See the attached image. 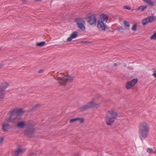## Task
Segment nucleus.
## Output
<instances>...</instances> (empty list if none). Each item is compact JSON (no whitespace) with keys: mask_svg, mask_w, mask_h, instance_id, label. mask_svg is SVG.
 I'll list each match as a JSON object with an SVG mask.
<instances>
[{"mask_svg":"<svg viewBox=\"0 0 156 156\" xmlns=\"http://www.w3.org/2000/svg\"><path fill=\"white\" fill-rule=\"evenodd\" d=\"M45 44L44 41H42L37 43V45L38 46H44Z\"/></svg>","mask_w":156,"mask_h":156,"instance_id":"412c9836","label":"nucleus"},{"mask_svg":"<svg viewBox=\"0 0 156 156\" xmlns=\"http://www.w3.org/2000/svg\"><path fill=\"white\" fill-rule=\"evenodd\" d=\"M123 8L125 9H126L129 10H130L131 9V7L129 5H125Z\"/></svg>","mask_w":156,"mask_h":156,"instance_id":"a878e982","label":"nucleus"},{"mask_svg":"<svg viewBox=\"0 0 156 156\" xmlns=\"http://www.w3.org/2000/svg\"><path fill=\"white\" fill-rule=\"evenodd\" d=\"M106 23L101 20H98V21L97 26L100 31H105V30L106 27L105 24Z\"/></svg>","mask_w":156,"mask_h":156,"instance_id":"6e6552de","label":"nucleus"},{"mask_svg":"<svg viewBox=\"0 0 156 156\" xmlns=\"http://www.w3.org/2000/svg\"><path fill=\"white\" fill-rule=\"evenodd\" d=\"M137 25L134 24L133 25L132 27V30L133 31H136V30Z\"/></svg>","mask_w":156,"mask_h":156,"instance_id":"393cba45","label":"nucleus"},{"mask_svg":"<svg viewBox=\"0 0 156 156\" xmlns=\"http://www.w3.org/2000/svg\"><path fill=\"white\" fill-rule=\"evenodd\" d=\"M27 123L25 122L21 121L19 122L17 125V126L20 128H23L26 125Z\"/></svg>","mask_w":156,"mask_h":156,"instance_id":"dca6fc26","label":"nucleus"},{"mask_svg":"<svg viewBox=\"0 0 156 156\" xmlns=\"http://www.w3.org/2000/svg\"><path fill=\"white\" fill-rule=\"evenodd\" d=\"M100 19L99 20H101L106 23L108 20V16L106 14H102L100 16Z\"/></svg>","mask_w":156,"mask_h":156,"instance_id":"9b49d317","label":"nucleus"},{"mask_svg":"<svg viewBox=\"0 0 156 156\" xmlns=\"http://www.w3.org/2000/svg\"><path fill=\"white\" fill-rule=\"evenodd\" d=\"M147 18L148 19L150 23L152 22L156 19L155 17L154 16H150L147 17Z\"/></svg>","mask_w":156,"mask_h":156,"instance_id":"6ab92c4d","label":"nucleus"},{"mask_svg":"<svg viewBox=\"0 0 156 156\" xmlns=\"http://www.w3.org/2000/svg\"><path fill=\"white\" fill-rule=\"evenodd\" d=\"M9 83L4 82L0 84V90L4 92L6 89L8 87Z\"/></svg>","mask_w":156,"mask_h":156,"instance_id":"f8f14e48","label":"nucleus"},{"mask_svg":"<svg viewBox=\"0 0 156 156\" xmlns=\"http://www.w3.org/2000/svg\"><path fill=\"white\" fill-rule=\"evenodd\" d=\"M153 75L156 78V71H155V73L153 74Z\"/></svg>","mask_w":156,"mask_h":156,"instance_id":"c756f323","label":"nucleus"},{"mask_svg":"<svg viewBox=\"0 0 156 156\" xmlns=\"http://www.w3.org/2000/svg\"><path fill=\"white\" fill-rule=\"evenodd\" d=\"M147 151L149 154L154 153V151H153L152 149L150 148H148L147 149Z\"/></svg>","mask_w":156,"mask_h":156,"instance_id":"b1692460","label":"nucleus"},{"mask_svg":"<svg viewBox=\"0 0 156 156\" xmlns=\"http://www.w3.org/2000/svg\"><path fill=\"white\" fill-rule=\"evenodd\" d=\"M96 98H94L91 101L88 102L87 104L82 106L81 107V110L83 111L91 108L94 107L97 108L100 106L101 105L100 103L98 104L94 102V100H95Z\"/></svg>","mask_w":156,"mask_h":156,"instance_id":"39448f33","label":"nucleus"},{"mask_svg":"<svg viewBox=\"0 0 156 156\" xmlns=\"http://www.w3.org/2000/svg\"><path fill=\"white\" fill-rule=\"evenodd\" d=\"M3 140V138H0V143L2 142Z\"/></svg>","mask_w":156,"mask_h":156,"instance_id":"2f4dec72","label":"nucleus"},{"mask_svg":"<svg viewBox=\"0 0 156 156\" xmlns=\"http://www.w3.org/2000/svg\"><path fill=\"white\" fill-rule=\"evenodd\" d=\"M24 111L21 109H15L11 110L8 113V116L5 119V121L7 123H4L2 125V128L4 132L8 130L9 122H15L21 118V116L23 115Z\"/></svg>","mask_w":156,"mask_h":156,"instance_id":"f257e3e1","label":"nucleus"},{"mask_svg":"<svg viewBox=\"0 0 156 156\" xmlns=\"http://www.w3.org/2000/svg\"><path fill=\"white\" fill-rule=\"evenodd\" d=\"M3 66V65L2 64H0V68L2 67Z\"/></svg>","mask_w":156,"mask_h":156,"instance_id":"473e14b6","label":"nucleus"},{"mask_svg":"<svg viewBox=\"0 0 156 156\" xmlns=\"http://www.w3.org/2000/svg\"><path fill=\"white\" fill-rule=\"evenodd\" d=\"M151 40H156V33H154L150 37Z\"/></svg>","mask_w":156,"mask_h":156,"instance_id":"4be33fe9","label":"nucleus"},{"mask_svg":"<svg viewBox=\"0 0 156 156\" xmlns=\"http://www.w3.org/2000/svg\"><path fill=\"white\" fill-rule=\"evenodd\" d=\"M77 36V32H74L71 34L70 37L67 38V40L68 41H71L73 39L76 38Z\"/></svg>","mask_w":156,"mask_h":156,"instance_id":"4468645a","label":"nucleus"},{"mask_svg":"<svg viewBox=\"0 0 156 156\" xmlns=\"http://www.w3.org/2000/svg\"><path fill=\"white\" fill-rule=\"evenodd\" d=\"M123 23L125 26L129 27L130 24L127 21L125 20L124 21Z\"/></svg>","mask_w":156,"mask_h":156,"instance_id":"5701e85b","label":"nucleus"},{"mask_svg":"<svg viewBox=\"0 0 156 156\" xmlns=\"http://www.w3.org/2000/svg\"><path fill=\"white\" fill-rule=\"evenodd\" d=\"M73 79V77L69 75H64L61 76H58L57 80L59 83L62 84H66L71 82Z\"/></svg>","mask_w":156,"mask_h":156,"instance_id":"20e7f679","label":"nucleus"},{"mask_svg":"<svg viewBox=\"0 0 156 156\" xmlns=\"http://www.w3.org/2000/svg\"><path fill=\"white\" fill-rule=\"evenodd\" d=\"M117 113L113 110L109 111L105 116V121L108 125H112L117 116Z\"/></svg>","mask_w":156,"mask_h":156,"instance_id":"7ed1b4c3","label":"nucleus"},{"mask_svg":"<svg viewBox=\"0 0 156 156\" xmlns=\"http://www.w3.org/2000/svg\"><path fill=\"white\" fill-rule=\"evenodd\" d=\"M5 96L4 92L0 90V101L4 98Z\"/></svg>","mask_w":156,"mask_h":156,"instance_id":"aec40b11","label":"nucleus"},{"mask_svg":"<svg viewBox=\"0 0 156 156\" xmlns=\"http://www.w3.org/2000/svg\"><path fill=\"white\" fill-rule=\"evenodd\" d=\"M126 66V65H125V66Z\"/></svg>","mask_w":156,"mask_h":156,"instance_id":"e433bc0d","label":"nucleus"},{"mask_svg":"<svg viewBox=\"0 0 156 156\" xmlns=\"http://www.w3.org/2000/svg\"><path fill=\"white\" fill-rule=\"evenodd\" d=\"M97 15L96 14H91L88 16V22L90 25H95L97 21Z\"/></svg>","mask_w":156,"mask_h":156,"instance_id":"423d86ee","label":"nucleus"},{"mask_svg":"<svg viewBox=\"0 0 156 156\" xmlns=\"http://www.w3.org/2000/svg\"><path fill=\"white\" fill-rule=\"evenodd\" d=\"M149 133V127L147 122H141L139 126V136L142 140L147 137Z\"/></svg>","mask_w":156,"mask_h":156,"instance_id":"f03ea898","label":"nucleus"},{"mask_svg":"<svg viewBox=\"0 0 156 156\" xmlns=\"http://www.w3.org/2000/svg\"><path fill=\"white\" fill-rule=\"evenodd\" d=\"M118 30H120V29H122V30H124V28H123V27H120L118 28Z\"/></svg>","mask_w":156,"mask_h":156,"instance_id":"7c9ffc66","label":"nucleus"},{"mask_svg":"<svg viewBox=\"0 0 156 156\" xmlns=\"http://www.w3.org/2000/svg\"><path fill=\"white\" fill-rule=\"evenodd\" d=\"M38 106H39V105H36L35 106L33 107L32 109L33 110L35 109L36 108H37V107H38Z\"/></svg>","mask_w":156,"mask_h":156,"instance_id":"bb28decb","label":"nucleus"},{"mask_svg":"<svg viewBox=\"0 0 156 156\" xmlns=\"http://www.w3.org/2000/svg\"><path fill=\"white\" fill-rule=\"evenodd\" d=\"M44 70L43 69H41L38 71L39 73H41L43 72Z\"/></svg>","mask_w":156,"mask_h":156,"instance_id":"c85d7f7f","label":"nucleus"},{"mask_svg":"<svg viewBox=\"0 0 156 156\" xmlns=\"http://www.w3.org/2000/svg\"><path fill=\"white\" fill-rule=\"evenodd\" d=\"M154 153H155L156 154V149L155 150V151H154Z\"/></svg>","mask_w":156,"mask_h":156,"instance_id":"f704fd0d","label":"nucleus"},{"mask_svg":"<svg viewBox=\"0 0 156 156\" xmlns=\"http://www.w3.org/2000/svg\"><path fill=\"white\" fill-rule=\"evenodd\" d=\"M30 155L31 156H36L37 155V154L35 153H32L30 154Z\"/></svg>","mask_w":156,"mask_h":156,"instance_id":"cd10ccee","label":"nucleus"},{"mask_svg":"<svg viewBox=\"0 0 156 156\" xmlns=\"http://www.w3.org/2000/svg\"><path fill=\"white\" fill-rule=\"evenodd\" d=\"M35 132L34 129L32 128L28 129H27L25 132V134L28 136L31 137H32Z\"/></svg>","mask_w":156,"mask_h":156,"instance_id":"9d476101","label":"nucleus"},{"mask_svg":"<svg viewBox=\"0 0 156 156\" xmlns=\"http://www.w3.org/2000/svg\"><path fill=\"white\" fill-rule=\"evenodd\" d=\"M1 50V47H0V50Z\"/></svg>","mask_w":156,"mask_h":156,"instance_id":"c9c22d12","label":"nucleus"},{"mask_svg":"<svg viewBox=\"0 0 156 156\" xmlns=\"http://www.w3.org/2000/svg\"><path fill=\"white\" fill-rule=\"evenodd\" d=\"M149 23H150V22L147 17L143 19L142 20V23L143 25H145L146 24Z\"/></svg>","mask_w":156,"mask_h":156,"instance_id":"a211bd4d","label":"nucleus"},{"mask_svg":"<svg viewBox=\"0 0 156 156\" xmlns=\"http://www.w3.org/2000/svg\"><path fill=\"white\" fill-rule=\"evenodd\" d=\"M147 7L146 5H141L138 8L134 9L136 11H138L139 10H140L141 11H144L145 9Z\"/></svg>","mask_w":156,"mask_h":156,"instance_id":"f3484780","label":"nucleus"},{"mask_svg":"<svg viewBox=\"0 0 156 156\" xmlns=\"http://www.w3.org/2000/svg\"><path fill=\"white\" fill-rule=\"evenodd\" d=\"M78 27L82 30L84 31L85 27L84 25L85 22L83 19L81 18L76 19L75 20Z\"/></svg>","mask_w":156,"mask_h":156,"instance_id":"0eeeda50","label":"nucleus"},{"mask_svg":"<svg viewBox=\"0 0 156 156\" xmlns=\"http://www.w3.org/2000/svg\"><path fill=\"white\" fill-rule=\"evenodd\" d=\"M113 65H114V66H116V65H117V64H116V63H114V64H113Z\"/></svg>","mask_w":156,"mask_h":156,"instance_id":"72a5a7b5","label":"nucleus"},{"mask_svg":"<svg viewBox=\"0 0 156 156\" xmlns=\"http://www.w3.org/2000/svg\"><path fill=\"white\" fill-rule=\"evenodd\" d=\"M138 81L137 78H134L132 80L128 82L126 84V87L128 89L131 88Z\"/></svg>","mask_w":156,"mask_h":156,"instance_id":"1a4fd4ad","label":"nucleus"},{"mask_svg":"<svg viewBox=\"0 0 156 156\" xmlns=\"http://www.w3.org/2000/svg\"><path fill=\"white\" fill-rule=\"evenodd\" d=\"M23 152L24 151L22 148L19 147L16 151L13 156H18L19 155L23 153Z\"/></svg>","mask_w":156,"mask_h":156,"instance_id":"ddd939ff","label":"nucleus"},{"mask_svg":"<svg viewBox=\"0 0 156 156\" xmlns=\"http://www.w3.org/2000/svg\"><path fill=\"white\" fill-rule=\"evenodd\" d=\"M80 121V123H82L83 122L84 120L83 119L80 118H76L74 119H71L70 120V123H72L73 122L76 121Z\"/></svg>","mask_w":156,"mask_h":156,"instance_id":"2eb2a0df","label":"nucleus"}]
</instances>
